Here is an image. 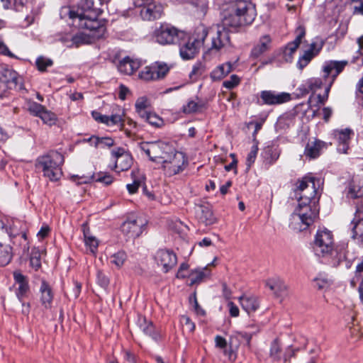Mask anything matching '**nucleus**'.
I'll return each mask as SVG.
<instances>
[{"mask_svg": "<svg viewBox=\"0 0 363 363\" xmlns=\"http://www.w3.org/2000/svg\"><path fill=\"white\" fill-rule=\"evenodd\" d=\"M82 228L86 248L89 250L90 252L95 254L99 246L98 240L90 234V230L86 223H84Z\"/></svg>", "mask_w": 363, "mask_h": 363, "instance_id": "2f4dec72", "label": "nucleus"}, {"mask_svg": "<svg viewBox=\"0 0 363 363\" xmlns=\"http://www.w3.org/2000/svg\"><path fill=\"white\" fill-rule=\"evenodd\" d=\"M147 104L146 97L142 96L138 98L135 104V110L146 109L148 105Z\"/></svg>", "mask_w": 363, "mask_h": 363, "instance_id": "338daca9", "label": "nucleus"}, {"mask_svg": "<svg viewBox=\"0 0 363 363\" xmlns=\"http://www.w3.org/2000/svg\"><path fill=\"white\" fill-rule=\"evenodd\" d=\"M260 98L264 104L279 105L291 100V95L286 92H276L274 91H262L260 93Z\"/></svg>", "mask_w": 363, "mask_h": 363, "instance_id": "a211bd4d", "label": "nucleus"}, {"mask_svg": "<svg viewBox=\"0 0 363 363\" xmlns=\"http://www.w3.org/2000/svg\"><path fill=\"white\" fill-rule=\"evenodd\" d=\"M138 324L140 328L145 335L156 339V337L154 335V326L152 323H147L145 318L140 317L138 318Z\"/></svg>", "mask_w": 363, "mask_h": 363, "instance_id": "58836bf2", "label": "nucleus"}, {"mask_svg": "<svg viewBox=\"0 0 363 363\" xmlns=\"http://www.w3.org/2000/svg\"><path fill=\"white\" fill-rule=\"evenodd\" d=\"M101 10L94 0H79L76 11H69V17L79 28L89 30L94 38H102L106 33L105 23L98 18Z\"/></svg>", "mask_w": 363, "mask_h": 363, "instance_id": "f257e3e1", "label": "nucleus"}, {"mask_svg": "<svg viewBox=\"0 0 363 363\" xmlns=\"http://www.w3.org/2000/svg\"><path fill=\"white\" fill-rule=\"evenodd\" d=\"M270 357L274 360H279L281 357V347L278 342V340H274L270 347Z\"/></svg>", "mask_w": 363, "mask_h": 363, "instance_id": "8fccbe9b", "label": "nucleus"}, {"mask_svg": "<svg viewBox=\"0 0 363 363\" xmlns=\"http://www.w3.org/2000/svg\"><path fill=\"white\" fill-rule=\"evenodd\" d=\"M127 255L123 251H119L111 257V262L117 267H121L126 260Z\"/></svg>", "mask_w": 363, "mask_h": 363, "instance_id": "a18cd8bd", "label": "nucleus"}, {"mask_svg": "<svg viewBox=\"0 0 363 363\" xmlns=\"http://www.w3.org/2000/svg\"><path fill=\"white\" fill-rule=\"evenodd\" d=\"M239 83L240 78L237 75L233 74L228 80L223 82V85L224 87L231 89L238 85Z\"/></svg>", "mask_w": 363, "mask_h": 363, "instance_id": "6e6d98bb", "label": "nucleus"}, {"mask_svg": "<svg viewBox=\"0 0 363 363\" xmlns=\"http://www.w3.org/2000/svg\"><path fill=\"white\" fill-rule=\"evenodd\" d=\"M296 37L295 40L286 46L284 50V58L286 62H291L293 58V55L296 51L299 45L301 43L302 39L306 35V30L303 26H298L296 30Z\"/></svg>", "mask_w": 363, "mask_h": 363, "instance_id": "aec40b11", "label": "nucleus"}, {"mask_svg": "<svg viewBox=\"0 0 363 363\" xmlns=\"http://www.w3.org/2000/svg\"><path fill=\"white\" fill-rule=\"evenodd\" d=\"M41 252L39 249L33 248L32 250L30 262L32 267L35 268V270H38L41 266Z\"/></svg>", "mask_w": 363, "mask_h": 363, "instance_id": "a19ab883", "label": "nucleus"}, {"mask_svg": "<svg viewBox=\"0 0 363 363\" xmlns=\"http://www.w3.org/2000/svg\"><path fill=\"white\" fill-rule=\"evenodd\" d=\"M242 308L248 314L257 310L259 303L256 296L242 295L238 298Z\"/></svg>", "mask_w": 363, "mask_h": 363, "instance_id": "bb28decb", "label": "nucleus"}, {"mask_svg": "<svg viewBox=\"0 0 363 363\" xmlns=\"http://www.w3.org/2000/svg\"><path fill=\"white\" fill-rule=\"evenodd\" d=\"M111 156L115 162L114 169L116 172L128 170L132 164V157L123 147H118L111 151Z\"/></svg>", "mask_w": 363, "mask_h": 363, "instance_id": "f3484780", "label": "nucleus"}, {"mask_svg": "<svg viewBox=\"0 0 363 363\" xmlns=\"http://www.w3.org/2000/svg\"><path fill=\"white\" fill-rule=\"evenodd\" d=\"M155 259L164 273L169 272L177 263L176 254L173 251L166 249L159 250L155 255Z\"/></svg>", "mask_w": 363, "mask_h": 363, "instance_id": "2eb2a0df", "label": "nucleus"}, {"mask_svg": "<svg viewBox=\"0 0 363 363\" xmlns=\"http://www.w3.org/2000/svg\"><path fill=\"white\" fill-rule=\"evenodd\" d=\"M347 196L352 199L363 196V180L361 179H352L348 186Z\"/></svg>", "mask_w": 363, "mask_h": 363, "instance_id": "473e14b6", "label": "nucleus"}, {"mask_svg": "<svg viewBox=\"0 0 363 363\" xmlns=\"http://www.w3.org/2000/svg\"><path fill=\"white\" fill-rule=\"evenodd\" d=\"M271 38L268 35L262 36L257 45H256L251 51V55L254 57H258L270 48Z\"/></svg>", "mask_w": 363, "mask_h": 363, "instance_id": "7c9ffc66", "label": "nucleus"}, {"mask_svg": "<svg viewBox=\"0 0 363 363\" xmlns=\"http://www.w3.org/2000/svg\"><path fill=\"white\" fill-rule=\"evenodd\" d=\"M96 182L104 183L106 185H109L113 182V177L108 174L100 173L96 179Z\"/></svg>", "mask_w": 363, "mask_h": 363, "instance_id": "052dcab7", "label": "nucleus"}, {"mask_svg": "<svg viewBox=\"0 0 363 363\" xmlns=\"http://www.w3.org/2000/svg\"><path fill=\"white\" fill-rule=\"evenodd\" d=\"M348 327L350 330V333L352 336L354 337L359 339L362 337V333L360 332V328L357 325V323H355V319L354 317L352 316V323H348Z\"/></svg>", "mask_w": 363, "mask_h": 363, "instance_id": "864d4df0", "label": "nucleus"}, {"mask_svg": "<svg viewBox=\"0 0 363 363\" xmlns=\"http://www.w3.org/2000/svg\"><path fill=\"white\" fill-rule=\"evenodd\" d=\"M145 225L141 218H129L123 223L121 230L127 239H135L142 234Z\"/></svg>", "mask_w": 363, "mask_h": 363, "instance_id": "4468645a", "label": "nucleus"}, {"mask_svg": "<svg viewBox=\"0 0 363 363\" xmlns=\"http://www.w3.org/2000/svg\"><path fill=\"white\" fill-rule=\"evenodd\" d=\"M146 122L155 127H159L162 124V118L152 113H150L149 116H147Z\"/></svg>", "mask_w": 363, "mask_h": 363, "instance_id": "13d9d810", "label": "nucleus"}, {"mask_svg": "<svg viewBox=\"0 0 363 363\" xmlns=\"http://www.w3.org/2000/svg\"><path fill=\"white\" fill-rule=\"evenodd\" d=\"M198 37H190L184 33V37L179 39L177 43L179 46V54L182 59L190 60L194 58L199 52L200 48L203 45L204 40L208 32L205 28L197 29Z\"/></svg>", "mask_w": 363, "mask_h": 363, "instance_id": "423d86ee", "label": "nucleus"}, {"mask_svg": "<svg viewBox=\"0 0 363 363\" xmlns=\"http://www.w3.org/2000/svg\"><path fill=\"white\" fill-rule=\"evenodd\" d=\"M320 180L315 177L306 176L296 183V194L299 196L298 200L306 201H318V190Z\"/></svg>", "mask_w": 363, "mask_h": 363, "instance_id": "6e6552de", "label": "nucleus"}, {"mask_svg": "<svg viewBox=\"0 0 363 363\" xmlns=\"http://www.w3.org/2000/svg\"><path fill=\"white\" fill-rule=\"evenodd\" d=\"M227 27L223 24L217 25L211 28V44L207 45L209 50H220L230 44V37Z\"/></svg>", "mask_w": 363, "mask_h": 363, "instance_id": "9b49d317", "label": "nucleus"}, {"mask_svg": "<svg viewBox=\"0 0 363 363\" xmlns=\"http://www.w3.org/2000/svg\"><path fill=\"white\" fill-rule=\"evenodd\" d=\"M13 279L15 284L17 285L16 291V296L18 300L21 301L22 298L26 296L30 289L28 278L20 272L16 271L13 272Z\"/></svg>", "mask_w": 363, "mask_h": 363, "instance_id": "5701e85b", "label": "nucleus"}, {"mask_svg": "<svg viewBox=\"0 0 363 363\" xmlns=\"http://www.w3.org/2000/svg\"><path fill=\"white\" fill-rule=\"evenodd\" d=\"M354 4V13L363 15V0H351Z\"/></svg>", "mask_w": 363, "mask_h": 363, "instance_id": "69168bd1", "label": "nucleus"}, {"mask_svg": "<svg viewBox=\"0 0 363 363\" xmlns=\"http://www.w3.org/2000/svg\"><path fill=\"white\" fill-rule=\"evenodd\" d=\"M189 265L186 263H182L179 266L176 277L178 279H184L186 277H189Z\"/></svg>", "mask_w": 363, "mask_h": 363, "instance_id": "4d7b16f0", "label": "nucleus"}, {"mask_svg": "<svg viewBox=\"0 0 363 363\" xmlns=\"http://www.w3.org/2000/svg\"><path fill=\"white\" fill-rule=\"evenodd\" d=\"M180 323L182 326L189 332H193L195 329V324L187 315H182L180 318Z\"/></svg>", "mask_w": 363, "mask_h": 363, "instance_id": "3c124183", "label": "nucleus"}, {"mask_svg": "<svg viewBox=\"0 0 363 363\" xmlns=\"http://www.w3.org/2000/svg\"><path fill=\"white\" fill-rule=\"evenodd\" d=\"M53 64L52 60L49 58H46L45 57L40 56L37 58L35 61V65L37 68L40 72H44L46 70L47 67H51Z\"/></svg>", "mask_w": 363, "mask_h": 363, "instance_id": "49530a36", "label": "nucleus"}, {"mask_svg": "<svg viewBox=\"0 0 363 363\" xmlns=\"http://www.w3.org/2000/svg\"><path fill=\"white\" fill-rule=\"evenodd\" d=\"M140 14L144 21H154L162 16L163 6L160 4L150 2L142 7Z\"/></svg>", "mask_w": 363, "mask_h": 363, "instance_id": "6ab92c4d", "label": "nucleus"}, {"mask_svg": "<svg viewBox=\"0 0 363 363\" xmlns=\"http://www.w3.org/2000/svg\"><path fill=\"white\" fill-rule=\"evenodd\" d=\"M347 61H329L323 66V77L328 85L332 86L337 77L343 71Z\"/></svg>", "mask_w": 363, "mask_h": 363, "instance_id": "ddd939ff", "label": "nucleus"}, {"mask_svg": "<svg viewBox=\"0 0 363 363\" xmlns=\"http://www.w3.org/2000/svg\"><path fill=\"white\" fill-rule=\"evenodd\" d=\"M232 71V65L230 62H226L218 66L211 74L213 80H220L228 75Z\"/></svg>", "mask_w": 363, "mask_h": 363, "instance_id": "f704fd0d", "label": "nucleus"}, {"mask_svg": "<svg viewBox=\"0 0 363 363\" xmlns=\"http://www.w3.org/2000/svg\"><path fill=\"white\" fill-rule=\"evenodd\" d=\"M0 81L6 85V89L21 90L23 89L22 79L16 72L8 67L0 69Z\"/></svg>", "mask_w": 363, "mask_h": 363, "instance_id": "dca6fc26", "label": "nucleus"}, {"mask_svg": "<svg viewBox=\"0 0 363 363\" xmlns=\"http://www.w3.org/2000/svg\"><path fill=\"white\" fill-rule=\"evenodd\" d=\"M216 347L223 350L225 355L228 356L230 359L233 355V350L230 348L227 350V342L225 339L220 335H216L215 337Z\"/></svg>", "mask_w": 363, "mask_h": 363, "instance_id": "ea45409f", "label": "nucleus"}, {"mask_svg": "<svg viewBox=\"0 0 363 363\" xmlns=\"http://www.w3.org/2000/svg\"><path fill=\"white\" fill-rule=\"evenodd\" d=\"M170 67L163 62H155L145 67L140 72V79L145 81H155L163 79L169 72Z\"/></svg>", "mask_w": 363, "mask_h": 363, "instance_id": "f8f14e48", "label": "nucleus"}, {"mask_svg": "<svg viewBox=\"0 0 363 363\" xmlns=\"http://www.w3.org/2000/svg\"><path fill=\"white\" fill-rule=\"evenodd\" d=\"M156 42L160 45H172L179 42L184 37V32L170 24H161L154 31Z\"/></svg>", "mask_w": 363, "mask_h": 363, "instance_id": "1a4fd4ad", "label": "nucleus"}, {"mask_svg": "<svg viewBox=\"0 0 363 363\" xmlns=\"http://www.w3.org/2000/svg\"><path fill=\"white\" fill-rule=\"evenodd\" d=\"M313 251L318 257H331L340 259L342 256L339 255L335 247L333 235L328 229L319 230L316 233L313 243Z\"/></svg>", "mask_w": 363, "mask_h": 363, "instance_id": "39448f33", "label": "nucleus"}, {"mask_svg": "<svg viewBox=\"0 0 363 363\" xmlns=\"http://www.w3.org/2000/svg\"><path fill=\"white\" fill-rule=\"evenodd\" d=\"M84 43V38L82 34H77L73 35L70 40L67 43V47L72 48V47H79L80 45Z\"/></svg>", "mask_w": 363, "mask_h": 363, "instance_id": "603ef678", "label": "nucleus"}, {"mask_svg": "<svg viewBox=\"0 0 363 363\" xmlns=\"http://www.w3.org/2000/svg\"><path fill=\"white\" fill-rule=\"evenodd\" d=\"M209 274L210 272L207 267L203 269H196L191 271L189 276L190 281L189 285L192 286L194 284L201 283L206 277H208Z\"/></svg>", "mask_w": 363, "mask_h": 363, "instance_id": "72a5a7b5", "label": "nucleus"}, {"mask_svg": "<svg viewBox=\"0 0 363 363\" xmlns=\"http://www.w3.org/2000/svg\"><path fill=\"white\" fill-rule=\"evenodd\" d=\"M265 154L267 156V158L270 157V163H274L279 157L280 152L277 148H273L272 147H267L265 149Z\"/></svg>", "mask_w": 363, "mask_h": 363, "instance_id": "5fc2aeb1", "label": "nucleus"}, {"mask_svg": "<svg viewBox=\"0 0 363 363\" xmlns=\"http://www.w3.org/2000/svg\"><path fill=\"white\" fill-rule=\"evenodd\" d=\"M204 72V66L201 62H196L192 67V70L189 73V77L192 80H196Z\"/></svg>", "mask_w": 363, "mask_h": 363, "instance_id": "09e8293b", "label": "nucleus"}, {"mask_svg": "<svg viewBox=\"0 0 363 363\" xmlns=\"http://www.w3.org/2000/svg\"><path fill=\"white\" fill-rule=\"evenodd\" d=\"M119 112L116 113L115 114H112L111 116H107V119L106 120V122H105L104 124H106L108 125H117L119 123H123V111L121 110H118Z\"/></svg>", "mask_w": 363, "mask_h": 363, "instance_id": "c03bdc74", "label": "nucleus"}, {"mask_svg": "<svg viewBox=\"0 0 363 363\" xmlns=\"http://www.w3.org/2000/svg\"><path fill=\"white\" fill-rule=\"evenodd\" d=\"M327 145L325 143L315 140L313 142L307 143L305 148V155L310 158H315L320 154V151L323 148H326Z\"/></svg>", "mask_w": 363, "mask_h": 363, "instance_id": "cd10ccee", "label": "nucleus"}, {"mask_svg": "<svg viewBox=\"0 0 363 363\" xmlns=\"http://www.w3.org/2000/svg\"><path fill=\"white\" fill-rule=\"evenodd\" d=\"M267 286L276 294H281L287 290L286 284L279 277L268 279Z\"/></svg>", "mask_w": 363, "mask_h": 363, "instance_id": "e433bc0d", "label": "nucleus"}, {"mask_svg": "<svg viewBox=\"0 0 363 363\" xmlns=\"http://www.w3.org/2000/svg\"><path fill=\"white\" fill-rule=\"evenodd\" d=\"M256 11L252 4L245 0H236L223 13L222 24L227 28H238L253 22Z\"/></svg>", "mask_w": 363, "mask_h": 363, "instance_id": "f03ea898", "label": "nucleus"}, {"mask_svg": "<svg viewBox=\"0 0 363 363\" xmlns=\"http://www.w3.org/2000/svg\"><path fill=\"white\" fill-rule=\"evenodd\" d=\"M63 163V155L57 151H51L38 158L36 167L41 169L44 176L51 181H57L62 175L61 165Z\"/></svg>", "mask_w": 363, "mask_h": 363, "instance_id": "20e7f679", "label": "nucleus"}, {"mask_svg": "<svg viewBox=\"0 0 363 363\" xmlns=\"http://www.w3.org/2000/svg\"><path fill=\"white\" fill-rule=\"evenodd\" d=\"M18 224L19 222H13L12 225H11L8 229L6 227L4 223L0 220V228H6V231L11 238H16L18 236H21V238L23 240V243L22 244L23 246V250L28 252L29 250V243L27 240V235L26 233L24 231H22L21 233L18 231Z\"/></svg>", "mask_w": 363, "mask_h": 363, "instance_id": "b1692460", "label": "nucleus"}, {"mask_svg": "<svg viewBox=\"0 0 363 363\" xmlns=\"http://www.w3.org/2000/svg\"><path fill=\"white\" fill-rule=\"evenodd\" d=\"M11 259V247L0 242V266L8 264Z\"/></svg>", "mask_w": 363, "mask_h": 363, "instance_id": "4c0bfd02", "label": "nucleus"}, {"mask_svg": "<svg viewBox=\"0 0 363 363\" xmlns=\"http://www.w3.org/2000/svg\"><path fill=\"white\" fill-rule=\"evenodd\" d=\"M258 147L257 145H253L250 152H249L247 157V165L250 167L252 163H254L255 158L257 157Z\"/></svg>", "mask_w": 363, "mask_h": 363, "instance_id": "e2e57ef3", "label": "nucleus"}, {"mask_svg": "<svg viewBox=\"0 0 363 363\" xmlns=\"http://www.w3.org/2000/svg\"><path fill=\"white\" fill-rule=\"evenodd\" d=\"M140 66L138 60L125 57L123 58L118 65V69L120 72L130 75L133 74Z\"/></svg>", "mask_w": 363, "mask_h": 363, "instance_id": "393cba45", "label": "nucleus"}, {"mask_svg": "<svg viewBox=\"0 0 363 363\" xmlns=\"http://www.w3.org/2000/svg\"><path fill=\"white\" fill-rule=\"evenodd\" d=\"M317 202L298 200V205L290 218L292 228L303 230L313 223L319 213Z\"/></svg>", "mask_w": 363, "mask_h": 363, "instance_id": "7ed1b4c3", "label": "nucleus"}, {"mask_svg": "<svg viewBox=\"0 0 363 363\" xmlns=\"http://www.w3.org/2000/svg\"><path fill=\"white\" fill-rule=\"evenodd\" d=\"M40 292L42 305L46 308H50L53 299L52 290L48 283L44 280L41 282Z\"/></svg>", "mask_w": 363, "mask_h": 363, "instance_id": "c85d7f7f", "label": "nucleus"}, {"mask_svg": "<svg viewBox=\"0 0 363 363\" xmlns=\"http://www.w3.org/2000/svg\"><path fill=\"white\" fill-rule=\"evenodd\" d=\"M94 141L95 142V147H111L114 145V140L111 138L108 137H102L98 138H94Z\"/></svg>", "mask_w": 363, "mask_h": 363, "instance_id": "37998d69", "label": "nucleus"}, {"mask_svg": "<svg viewBox=\"0 0 363 363\" xmlns=\"http://www.w3.org/2000/svg\"><path fill=\"white\" fill-rule=\"evenodd\" d=\"M138 148L155 162L162 163L169 153L172 152L173 147L162 141L142 142Z\"/></svg>", "mask_w": 363, "mask_h": 363, "instance_id": "0eeeda50", "label": "nucleus"}, {"mask_svg": "<svg viewBox=\"0 0 363 363\" xmlns=\"http://www.w3.org/2000/svg\"><path fill=\"white\" fill-rule=\"evenodd\" d=\"M197 101L189 100L182 108L184 113L191 114L201 111L205 108L206 104L203 101L196 99Z\"/></svg>", "mask_w": 363, "mask_h": 363, "instance_id": "c9c22d12", "label": "nucleus"}, {"mask_svg": "<svg viewBox=\"0 0 363 363\" xmlns=\"http://www.w3.org/2000/svg\"><path fill=\"white\" fill-rule=\"evenodd\" d=\"M333 135L339 143V146L337 147L338 151L341 153H347L351 135H353L352 130L348 128L335 130Z\"/></svg>", "mask_w": 363, "mask_h": 363, "instance_id": "412c9836", "label": "nucleus"}, {"mask_svg": "<svg viewBox=\"0 0 363 363\" xmlns=\"http://www.w3.org/2000/svg\"><path fill=\"white\" fill-rule=\"evenodd\" d=\"M323 46V42H322V41H320L319 43H318V42H313L310 45V48L308 50V51H312L313 53L315 55H318V54L321 50Z\"/></svg>", "mask_w": 363, "mask_h": 363, "instance_id": "774afa93", "label": "nucleus"}, {"mask_svg": "<svg viewBox=\"0 0 363 363\" xmlns=\"http://www.w3.org/2000/svg\"><path fill=\"white\" fill-rule=\"evenodd\" d=\"M236 338L239 340H244L246 342L247 345H250V340L252 339V335L250 334L242 333V332H237L233 337H231V340L233 338Z\"/></svg>", "mask_w": 363, "mask_h": 363, "instance_id": "680f3d73", "label": "nucleus"}, {"mask_svg": "<svg viewBox=\"0 0 363 363\" xmlns=\"http://www.w3.org/2000/svg\"><path fill=\"white\" fill-rule=\"evenodd\" d=\"M28 110L33 116L39 117L45 108L41 104L34 101L28 102Z\"/></svg>", "mask_w": 363, "mask_h": 363, "instance_id": "de8ad7c7", "label": "nucleus"}, {"mask_svg": "<svg viewBox=\"0 0 363 363\" xmlns=\"http://www.w3.org/2000/svg\"><path fill=\"white\" fill-rule=\"evenodd\" d=\"M39 118L45 124L48 125L55 124L57 119L55 114L50 111H48L46 108L43 111Z\"/></svg>", "mask_w": 363, "mask_h": 363, "instance_id": "79ce46f5", "label": "nucleus"}, {"mask_svg": "<svg viewBox=\"0 0 363 363\" xmlns=\"http://www.w3.org/2000/svg\"><path fill=\"white\" fill-rule=\"evenodd\" d=\"M188 162L185 155L177 151L173 147V151L169 153L162 163V167L165 174L169 177L177 174L182 172L186 167Z\"/></svg>", "mask_w": 363, "mask_h": 363, "instance_id": "9d476101", "label": "nucleus"}, {"mask_svg": "<svg viewBox=\"0 0 363 363\" xmlns=\"http://www.w3.org/2000/svg\"><path fill=\"white\" fill-rule=\"evenodd\" d=\"M324 84L328 85V83L325 82L323 77L321 78L312 77L307 79L299 89L304 94H307L309 91L315 92L316 90L320 89Z\"/></svg>", "mask_w": 363, "mask_h": 363, "instance_id": "c756f323", "label": "nucleus"}, {"mask_svg": "<svg viewBox=\"0 0 363 363\" xmlns=\"http://www.w3.org/2000/svg\"><path fill=\"white\" fill-rule=\"evenodd\" d=\"M195 213L199 221L203 223L206 225H211L216 221L212 211L207 206H197L195 208Z\"/></svg>", "mask_w": 363, "mask_h": 363, "instance_id": "a878e982", "label": "nucleus"}, {"mask_svg": "<svg viewBox=\"0 0 363 363\" xmlns=\"http://www.w3.org/2000/svg\"><path fill=\"white\" fill-rule=\"evenodd\" d=\"M142 184V181L140 179H134L132 184H127L126 187L130 194H135L138 189L139 186Z\"/></svg>", "mask_w": 363, "mask_h": 363, "instance_id": "0e129e2a", "label": "nucleus"}, {"mask_svg": "<svg viewBox=\"0 0 363 363\" xmlns=\"http://www.w3.org/2000/svg\"><path fill=\"white\" fill-rule=\"evenodd\" d=\"M362 214H363V212L357 210L352 221V238L357 244L363 245V217H362Z\"/></svg>", "mask_w": 363, "mask_h": 363, "instance_id": "4be33fe9", "label": "nucleus"}, {"mask_svg": "<svg viewBox=\"0 0 363 363\" xmlns=\"http://www.w3.org/2000/svg\"><path fill=\"white\" fill-rule=\"evenodd\" d=\"M97 282L104 289H106L109 284V279L102 272H97Z\"/></svg>", "mask_w": 363, "mask_h": 363, "instance_id": "bf43d9fd", "label": "nucleus"}]
</instances>
